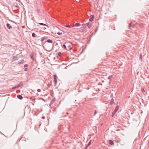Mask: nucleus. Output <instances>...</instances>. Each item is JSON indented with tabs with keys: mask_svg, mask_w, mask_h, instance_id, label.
Segmentation results:
<instances>
[{
	"mask_svg": "<svg viewBox=\"0 0 149 149\" xmlns=\"http://www.w3.org/2000/svg\"><path fill=\"white\" fill-rule=\"evenodd\" d=\"M65 44L66 45L67 49L70 50L72 49V44L69 42L66 43Z\"/></svg>",
	"mask_w": 149,
	"mask_h": 149,
	"instance_id": "f257e3e1",
	"label": "nucleus"
},
{
	"mask_svg": "<svg viewBox=\"0 0 149 149\" xmlns=\"http://www.w3.org/2000/svg\"><path fill=\"white\" fill-rule=\"evenodd\" d=\"M86 26H88V28H90L92 26V24L91 23H87L86 24Z\"/></svg>",
	"mask_w": 149,
	"mask_h": 149,
	"instance_id": "f03ea898",
	"label": "nucleus"
},
{
	"mask_svg": "<svg viewBox=\"0 0 149 149\" xmlns=\"http://www.w3.org/2000/svg\"><path fill=\"white\" fill-rule=\"evenodd\" d=\"M94 17V16L93 15H91L90 17V18L89 19V20L90 21H92Z\"/></svg>",
	"mask_w": 149,
	"mask_h": 149,
	"instance_id": "7ed1b4c3",
	"label": "nucleus"
},
{
	"mask_svg": "<svg viewBox=\"0 0 149 149\" xmlns=\"http://www.w3.org/2000/svg\"><path fill=\"white\" fill-rule=\"evenodd\" d=\"M109 143L111 145H113L114 144L113 142L111 140H110L109 141Z\"/></svg>",
	"mask_w": 149,
	"mask_h": 149,
	"instance_id": "20e7f679",
	"label": "nucleus"
},
{
	"mask_svg": "<svg viewBox=\"0 0 149 149\" xmlns=\"http://www.w3.org/2000/svg\"><path fill=\"white\" fill-rule=\"evenodd\" d=\"M47 42H49L50 43H52V40L50 39H48L47 41Z\"/></svg>",
	"mask_w": 149,
	"mask_h": 149,
	"instance_id": "39448f33",
	"label": "nucleus"
},
{
	"mask_svg": "<svg viewBox=\"0 0 149 149\" xmlns=\"http://www.w3.org/2000/svg\"><path fill=\"white\" fill-rule=\"evenodd\" d=\"M39 24L40 25H44V26H47V27H48V25H46L45 24H43V23H39Z\"/></svg>",
	"mask_w": 149,
	"mask_h": 149,
	"instance_id": "423d86ee",
	"label": "nucleus"
},
{
	"mask_svg": "<svg viewBox=\"0 0 149 149\" xmlns=\"http://www.w3.org/2000/svg\"><path fill=\"white\" fill-rule=\"evenodd\" d=\"M47 38V37H43L41 39L42 42L43 41L45 40Z\"/></svg>",
	"mask_w": 149,
	"mask_h": 149,
	"instance_id": "0eeeda50",
	"label": "nucleus"
},
{
	"mask_svg": "<svg viewBox=\"0 0 149 149\" xmlns=\"http://www.w3.org/2000/svg\"><path fill=\"white\" fill-rule=\"evenodd\" d=\"M17 97L19 99H22L23 98L22 96L20 95H18Z\"/></svg>",
	"mask_w": 149,
	"mask_h": 149,
	"instance_id": "6e6552de",
	"label": "nucleus"
},
{
	"mask_svg": "<svg viewBox=\"0 0 149 149\" xmlns=\"http://www.w3.org/2000/svg\"><path fill=\"white\" fill-rule=\"evenodd\" d=\"M7 26L8 27L9 29H10V28H12L11 26L10 25L8 24H7Z\"/></svg>",
	"mask_w": 149,
	"mask_h": 149,
	"instance_id": "1a4fd4ad",
	"label": "nucleus"
},
{
	"mask_svg": "<svg viewBox=\"0 0 149 149\" xmlns=\"http://www.w3.org/2000/svg\"><path fill=\"white\" fill-rule=\"evenodd\" d=\"M81 25L80 24H79V23H77L75 24V26H80Z\"/></svg>",
	"mask_w": 149,
	"mask_h": 149,
	"instance_id": "9d476101",
	"label": "nucleus"
},
{
	"mask_svg": "<svg viewBox=\"0 0 149 149\" xmlns=\"http://www.w3.org/2000/svg\"><path fill=\"white\" fill-rule=\"evenodd\" d=\"M54 79H57V77L55 75H54Z\"/></svg>",
	"mask_w": 149,
	"mask_h": 149,
	"instance_id": "9b49d317",
	"label": "nucleus"
},
{
	"mask_svg": "<svg viewBox=\"0 0 149 149\" xmlns=\"http://www.w3.org/2000/svg\"><path fill=\"white\" fill-rule=\"evenodd\" d=\"M32 36L33 37H35L36 36L35 34L34 33H33Z\"/></svg>",
	"mask_w": 149,
	"mask_h": 149,
	"instance_id": "f8f14e48",
	"label": "nucleus"
},
{
	"mask_svg": "<svg viewBox=\"0 0 149 149\" xmlns=\"http://www.w3.org/2000/svg\"><path fill=\"white\" fill-rule=\"evenodd\" d=\"M57 34H58V35H62V32H58L57 33Z\"/></svg>",
	"mask_w": 149,
	"mask_h": 149,
	"instance_id": "ddd939ff",
	"label": "nucleus"
},
{
	"mask_svg": "<svg viewBox=\"0 0 149 149\" xmlns=\"http://www.w3.org/2000/svg\"><path fill=\"white\" fill-rule=\"evenodd\" d=\"M118 108H119V107L118 106H117L116 107V112L117 111V110L118 109Z\"/></svg>",
	"mask_w": 149,
	"mask_h": 149,
	"instance_id": "4468645a",
	"label": "nucleus"
},
{
	"mask_svg": "<svg viewBox=\"0 0 149 149\" xmlns=\"http://www.w3.org/2000/svg\"><path fill=\"white\" fill-rule=\"evenodd\" d=\"M82 26H83V27H85L87 26L86 25V24H82Z\"/></svg>",
	"mask_w": 149,
	"mask_h": 149,
	"instance_id": "2eb2a0df",
	"label": "nucleus"
},
{
	"mask_svg": "<svg viewBox=\"0 0 149 149\" xmlns=\"http://www.w3.org/2000/svg\"><path fill=\"white\" fill-rule=\"evenodd\" d=\"M63 46L64 47V48L66 49H67L66 45H63Z\"/></svg>",
	"mask_w": 149,
	"mask_h": 149,
	"instance_id": "dca6fc26",
	"label": "nucleus"
},
{
	"mask_svg": "<svg viewBox=\"0 0 149 149\" xmlns=\"http://www.w3.org/2000/svg\"><path fill=\"white\" fill-rule=\"evenodd\" d=\"M65 27H68L69 28H70L71 27V26H70V25H65Z\"/></svg>",
	"mask_w": 149,
	"mask_h": 149,
	"instance_id": "f3484780",
	"label": "nucleus"
},
{
	"mask_svg": "<svg viewBox=\"0 0 149 149\" xmlns=\"http://www.w3.org/2000/svg\"><path fill=\"white\" fill-rule=\"evenodd\" d=\"M54 81L55 82V84H56L57 82V79H54Z\"/></svg>",
	"mask_w": 149,
	"mask_h": 149,
	"instance_id": "a211bd4d",
	"label": "nucleus"
},
{
	"mask_svg": "<svg viewBox=\"0 0 149 149\" xmlns=\"http://www.w3.org/2000/svg\"><path fill=\"white\" fill-rule=\"evenodd\" d=\"M27 66H28L27 64H25L24 66V67H27Z\"/></svg>",
	"mask_w": 149,
	"mask_h": 149,
	"instance_id": "6ab92c4d",
	"label": "nucleus"
},
{
	"mask_svg": "<svg viewBox=\"0 0 149 149\" xmlns=\"http://www.w3.org/2000/svg\"><path fill=\"white\" fill-rule=\"evenodd\" d=\"M27 70H28V69H27V68H25V69H24V70H25V71H27Z\"/></svg>",
	"mask_w": 149,
	"mask_h": 149,
	"instance_id": "aec40b11",
	"label": "nucleus"
},
{
	"mask_svg": "<svg viewBox=\"0 0 149 149\" xmlns=\"http://www.w3.org/2000/svg\"><path fill=\"white\" fill-rule=\"evenodd\" d=\"M124 143H123V145H124Z\"/></svg>",
	"mask_w": 149,
	"mask_h": 149,
	"instance_id": "412c9836",
	"label": "nucleus"
},
{
	"mask_svg": "<svg viewBox=\"0 0 149 149\" xmlns=\"http://www.w3.org/2000/svg\"><path fill=\"white\" fill-rule=\"evenodd\" d=\"M96 113V111H95V113Z\"/></svg>",
	"mask_w": 149,
	"mask_h": 149,
	"instance_id": "4be33fe9",
	"label": "nucleus"
}]
</instances>
